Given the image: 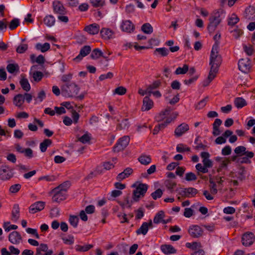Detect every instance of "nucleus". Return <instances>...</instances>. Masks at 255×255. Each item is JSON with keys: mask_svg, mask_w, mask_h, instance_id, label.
I'll return each mask as SVG.
<instances>
[{"mask_svg": "<svg viewBox=\"0 0 255 255\" xmlns=\"http://www.w3.org/2000/svg\"><path fill=\"white\" fill-rule=\"evenodd\" d=\"M79 90V87L75 83H66L61 87L62 94L66 97H75Z\"/></svg>", "mask_w": 255, "mask_h": 255, "instance_id": "obj_1", "label": "nucleus"}, {"mask_svg": "<svg viewBox=\"0 0 255 255\" xmlns=\"http://www.w3.org/2000/svg\"><path fill=\"white\" fill-rule=\"evenodd\" d=\"M222 10H218L214 11L209 18V23L207 29L210 34L213 33L216 29L218 25L221 22Z\"/></svg>", "mask_w": 255, "mask_h": 255, "instance_id": "obj_2", "label": "nucleus"}, {"mask_svg": "<svg viewBox=\"0 0 255 255\" xmlns=\"http://www.w3.org/2000/svg\"><path fill=\"white\" fill-rule=\"evenodd\" d=\"M148 189V185L146 184L139 183L133 191L132 199L134 202H137L139 199L143 197Z\"/></svg>", "mask_w": 255, "mask_h": 255, "instance_id": "obj_3", "label": "nucleus"}, {"mask_svg": "<svg viewBox=\"0 0 255 255\" xmlns=\"http://www.w3.org/2000/svg\"><path fill=\"white\" fill-rule=\"evenodd\" d=\"M222 63V58L220 57V61H217V59L213 60V62L211 63V59L210 58L209 64L211 66L210 71L208 77V83H210L216 77L218 72L219 67Z\"/></svg>", "mask_w": 255, "mask_h": 255, "instance_id": "obj_4", "label": "nucleus"}, {"mask_svg": "<svg viewBox=\"0 0 255 255\" xmlns=\"http://www.w3.org/2000/svg\"><path fill=\"white\" fill-rule=\"evenodd\" d=\"M129 140V137L127 135L120 138L116 144L113 147V151L115 152H118L124 150L128 145Z\"/></svg>", "mask_w": 255, "mask_h": 255, "instance_id": "obj_5", "label": "nucleus"}, {"mask_svg": "<svg viewBox=\"0 0 255 255\" xmlns=\"http://www.w3.org/2000/svg\"><path fill=\"white\" fill-rule=\"evenodd\" d=\"M198 193L197 189L193 187H188L181 189L178 191V195L184 198H191L196 196Z\"/></svg>", "mask_w": 255, "mask_h": 255, "instance_id": "obj_6", "label": "nucleus"}, {"mask_svg": "<svg viewBox=\"0 0 255 255\" xmlns=\"http://www.w3.org/2000/svg\"><path fill=\"white\" fill-rule=\"evenodd\" d=\"M13 177V173L10 167L6 165H2L0 168V179L7 180Z\"/></svg>", "mask_w": 255, "mask_h": 255, "instance_id": "obj_7", "label": "nucleus"}, {"mask_svg": "<svg viewBox=\"0 0 255 255\" xmlns=\"http://www.w3.org/2000/svg\"><path fill=\"white\" fill-rule=\"evenodd\" d=\"M238 67L239 70L244 73L249 72L252 68L250 59L249 58L240 59L238 62Z\"/></svg>", "mask_w": 255, "mask_h": 255, "instance_id": "obj_8", "label": "nucleus"}, {"mask_svg": "<svg viewBox=\"0 0 255 255\" xmlns=\"http://www.w3.org/2000/svg\"><path fill=\"white\" fill-rule=\"evenodd\" d=\"M188 233L192 238H198L202 236L203 231L198 225H192L189 227Z\"/></svg>", "mask_w": 255, "mask_h": 255, "instance_id": "obj_9", "label": "nucleus"}, {"mask_svg": "<svg viewBox=\"0 0 255 255\" xmlns=\"http://www.w3.org/2000/svg\"><path fill=\"white\" fill-rule=\"evenodd\" d=\"M255 240V236L252 232H248L245 233L242 237V244L245 246H251Z\"/></svg>", "mask_w": 255, "mask_h": 255, "instance_id": "obj_10", "label": "nucleus"}, {"mask_svg": "<svg viewBox=\"0 0 255 255\" xmlns=\"http://www.w3.org/2000/svg\"><path fill=\"white\" fill-rule=\"evenodd\" d=\"M52 192L53 193L52 199L54 202L59 203L66 198V193L61 192L59 190H55V188H54L52 190Z\"/></svg>", "mask_w": 255, "mask_h": 255, "instance_id": "obj_11", "label": "nucleus"}, {"mask_svg": "<svg viewBox=\"0 0 255 255\" xmlns=\"http://www.w3.org/2000/svg\"><path fill=\"white\" fill-rule=\"evenodd\" d=\"M189 129V127L188 124L185 123H182L175 129L174 135L176 137H180Z\"/></svg>", "mask_w": 255, "mask_h": 255, "instance_id": "obj_12", "label": "nucleus"}, {"mask_svg": "<svg viewBox=\"0 0 255 255\" xmlns=\"http://www.w3.org/2000/svg\"><path fill=\"white\" fill-rule=\"evenodd\" d=\"M91 51V47L89 45H85L83 46L80 50L79 54L73 60L76 62H79L83 57L88 55Z\"/></svg>", "mask_w": 255, "mask_h": 255, "instance_id": "obj_13", "label": "nucleus"}, {"mask_svg": "<svg viewBox=\"0 0 255 255\" xmlns=\"http://www.w3.org/2000/svg\"><path fill=\"white\" fill-rule=\"evenodd\" d=\"M45 206V202L37 201L31 204L29 208V212L31 214H34L42 210Z\"/></svg>", "mask_w": 255, "mask_h": 255, "instance_id": "obj_14", "label": "nucleus"}, {"mask_svg": "<svg viewBox=\"0 0 255 255\" xmlns=\"http://www.w3.org/2000/svg\"><path fill=\"white\" fill-rule=\"evenodd\" d=\"M121 28L123 31L128 33H131L133 31L135 27L134 24L129 20H126L123 21Z\"/></svg>", "mask_w": 255, "mask_h": 255, "instance_id": "obj_15", "label": "nucleus"}, {"mask_svg": "<svg viewBox=\"0 0 255 255\" xmlns=\"http://www.w3.org/2000/svg\"><path fill=\"white\" fill-rule=\"evenodd\" d=\"M8 240L13 244H18L22 240V237L18 232L13 231L9 234Z\"/></svg>", "mask_w": 255, "mask_h": 255, "instance_id": "obj_16", "label": "nucleus"}, {"mask_svg": "<svg viewBox=\"0 0 255 255\" xmlns=\"http://www.w3.org/2000/svg\"><path fill=\"white\" fill-rule=\"evenodd\" d=\"M100 29V26L96 23L86 26L84 30L90 34L95 35L98 33Z\"/></svg>", "mask_w": 255, "mask_h": 255, "instance_id": "obj_17", "label": "nucleus"}, {"mask_svg": "<svg viewBox=\"0 0 255 255\" xmlns=\"http://www.w3.org/2000/svg\"><path fill=\"white\" fill-rule=\"evenodd\" d=\"M54 11L59 14H65L66 12L63 4L59 1L53 2Z\"/></svg>", "mask_w": 255, "mask_h": 255, "instance_id": "obj_18", "label": "nucleus"}, {"mask_svg": "<svg viewBox=\"0 0 255 255\" xmlns=\"http://www.w3.org/2000/svg\"><path fill=\"white\" fill-rule=\"evenodd\" d=\"M133 172V170L132 168L128 167L125 169L123 172L119 173L117 176V180L119 181H121L126 178H128L131 175Z\"/></svg>", "mask_w": 255, "mask_h": 255, "instance_id": "obj_19", "label": "nucleus"}, {"mask_svg": "<svg viewBox=\"0 0 255 255\" xmlns=\"http://www.w3.org/2000/svg\"><path fill=\"white\" fill-rule=\"evenodd\" d=\"M100 34L103 39L108 40L113 38L114 32L109 28H103L100 31Z\"/></svg>", "mask_w": 255, "mask_h": 255, "instance_id": "obj_20", "label": "nucleus"}, {"mask_svg": "<svg viewBox=\"0 0 255 255\" xmlns=\"http://www.w3.org/2000/svg\"><path fill=\"white\" fill-rule=\"evenodd\" d=\"M153 105V101L150 99L149 96H145L143 100V105L141 109L143 111H148Z\"/></svg>", "mask_w": 255, "mask_h": 255, "instance_id": "obj_21", "label": "nucleus"}, {"mask_svg": "<svg viewBox=\"0 0 255 255\" xmlns=\"http://www.w3.org/2000/svg\"><path fill=\"white\" fill-rule=\"evenodd\" d=\"M219 47L218 46V44L213 45L210 54L211 63L213 62V60L217 59V61H220V57H221L220 55L218 54V50Z\"/></svg>", "mask_w": 255, "mask_h": 255, "instance_id": "obj_22", "label": "nucleus"}, {"mask_svg": "<svg viewBox=\"0 0 255 255\" xmlns=\"http://www.w3.org/2000/svg\"><path fill=\"white\" fill-rule=\"evenodd\" d=\"M20 217V208L19 205L15 204L13 205L11 211V220L14 222H16Z\"/></svg>", "mask_w": 255, "mask_h": 255, "instance_id": "obj_23", "label": "nucleus"}, {"mask_svg": "<svg viewBox=\"0 0 255 255\" xmlns=\"http://www.w3.org/2000/svg\"><path fill=\"white\" fill-rule=\"evenodd\" d=\"M162 252L166 255L175 254L176 250L170 245H162L160 247Z\"/></svg>", "mask_w": 255, "mask_h": 255, "instance_id": "obj_24", "label": "nucleus"}, {"mask_svg": "<svg viewBox=\"0 0 255 255\" xmlns=\"http://www.w3.org/2000/svg\"><path fill=\"white\" fill-rule=\"evenodd\" d=\"M171 111L172 109L170 107L166 108L164 111H162L155 116V120L158 122L163 121L165 118L166 116L169 114Z\"/></svg>", "mask_w": 255, "mask_h": 255, "instance_id": "obj_25", "label": "nucleus"}, {"mask_svg": "<svg viewBox=\"0 0 255 255\" xmlns=\"http://www.w3.org/2000/svg\"><path fill=\"white\" fill-rule=\"evenodd\" d=\"M22 78L20 80V84L22 89L26 92H28L30 90V85L27 79L25 78L23 75H21Z\"/></svg>", "mask_w": 255, "mask_h": 255, "instance_id": "obj_26", "label": "nucleus"}, {"mask_svg": "<svg viewBox=\"0 0 255 255\" xmlns=\"http://www.w3.org/2000/svg\"><path fill=\"white\" fill-rule=\"evenodd\" d=\"M13 102L15 106L19 108L24 102V97L22 94H17L14 97Z\"/></svg>", "mask_w": 255, "mask_h": 255, "instance_id": "obj_27", "label": "nucleus"}, {"mask_svg": "<svg viewBox=\"0 0 255 255\" xmlns=\"http://www.w3.org/2000/svg\"><path fill=\"white\" fill-rule=\"evenodd\" d=\"M234 104L238 109H241L247 105L246 100L242 97H238L235 99Z\"/></svg>", "mask_w": 255, "mask_h": 255, "instance_id": "obj_28", "label": "nucleus"}, {"mask_svg": "<svg viewBox=\"0 0 255 255\" xmlns=\"http://www.w3.org/2000/svg\"><path fill=\"white\" fill-rule=\"evenodd\" d=\"M140 163L143 165H148L151 162V158L150 155L145 154L141 155L138 158Z\"/></svg>", "mask_w": 255, "mask_h": 255, "instance_id": "obj_29", "label": "nucleus"}, {"mask_svg": "<svg viewBox=\"0 0 255 255\" xmlns=\"http://www.w3.org/2000/svg\"><path fill=\"white\" fill-rule=\"evenodd\" d=\"M70 182L69 181H67L61 184L58 187L55 188V190H59L61 192L66 193V192L68 189L70 187Z\"/></svg>", "mask_w": 255, "mask_h": 255, "instance_id": "obj_30", "label": "nucleus"}, {"mask_svg": "<svg viewBox=\"0 0 255 255\" xmlns=\"http://www.w3.org/2000/svg\"><path fill=\"white\" fill-rule=\"evenodd\" d=\"M52 140L50 139H45L40 144V149L41 152H44L46 151L48 146L52 144Z\"/></svg>", "mask_w": 255, "mask_h": 255, "instance_id": "obj_31", "label": "nucleus"}, {"mask_svg": "<svg viewBox=\"0 0 255 255\" xmlns=\"http://www.w3.org/2000/svg\"><path fill=\"white\" fill-rule=\"evenodd\" d=\"M148 224L147 222H143L140 227L136 231L137 235L142 234L145 235L148 232Z\"/></svg>", "mask_w": 255, "mask_h": 255, "instance_id": "obj_32", "label": "nucleus"}, {"mask_svg": "<svg viewBox=\"0 0 255 255\" xmlns=\"http://www.w3.org/2000/svg\"><path fill=\"white\" fill-rule=\"evenodd\" d=\"M239 21V17L236 14L233 13L228 19V24L230 26H234Z\"/></svg>", "mask_w": 255, "mask_h": 255, "instance_id": "obj_33", "label": "nucleus"}, {"mask_svg": "<svg viewBox=\"0 0 255 255\" xmlns=\"http://www.w3.org/2000/svg\"><path fill=\"white\" fill-rule=\"evenodd\" d=\"M6 70L9 73L13 74L19 71V67L16 63L8 64L6 66Z\"/></svg>", "mask_w": 255, "mask_h": 255, "instance_id": "obj_34", "label": "nucleus"}, {"mask_svg": "<svg viewBox=\"0 0 255 255\" xmlns=\"http://www.w3.org/2000/svg\"><path fill=\"white\" fill-rule=\"evenodd\" d=\"M43 21L45 24L47 26L50 27L54 24L55 20L53 16L52 15H48L45 17Z\"/></svg>", "mask_w": 255, "mask_h": 255, "instance_id": "obj_35", "label": "nucleus"}, {"mask_svg": "<svg viewBox=\"0 0 255 255\" xmlns=\"http://www.w3.org/2000/svg\"><path fill=\"white\" fill-rule=\"evenodd\" d=\"M165 217L164 212L163 211H159L153 218V222L155 224L162 223L163 218Z\"/></svg>", "mask_w": 255, "mask_h": 255, "instance_id": "obj_36", "label": "nucleus"}, {"mask_svg": "<svg viewBox=\"0 0 255 255\" xmlns=\"http://www.w3.org/2000/svg\"><path fill=\"white\" fill-rule=\"evenodd\" d=\"M157 54L160 55L161 56L164 57L166 56L169 54V51L168 50L165 48H156L155 50L154 51V54L157 55Z\"/></svg>", "mask_w": 255, "mask_h": 255, "instance_id": "obj_37", "label": "nucleus"}, {"mask_svg": "<svg viewBox=\"0 0 255 255\" xmlns=\"http://www.w3.org/2000/svg\"><path fill=\"white\" fill-rule=\"evenodd\" d=\"M90 2L95 8L102 7L106 4L105 0H90Z\"/></svg>", "mask_w": 255, "mask_h": 255, "instance_id": "obj_38", "label": "nucleus"}, {"mask_svg": "<svg viewBox=\"0 0 255 255\" xmlns=\"http://www.w3.org/2000/svg\"><path fill=\"white\" fill-rule=\"evenodd\" d=\"M50 47V44L49 43L46 42L43 44H41L40 43H37L36 45V48L37 50H40L42 52H45L48 51Z\"/></svg>", "mask_w": 255, "mask_h": 255, "instance_id": "obj_39", "label": "nucleus"}, {"mask_svg": "<svg viewBox=\"0 0 255 255\" xmlns=\"http://www.w3.org/2000/svg\"><path fill=\"white\" fill-rule=\"evenodd\" d=\"M209 182L210 183L209 187L211 193L214 195L216 194L218 192L216 182L213 181L212 178H210Z\"/></svg>", "mask_w": 255, "mask_h": 255, "instance_id": "obj_40", "label": "nucleus"}, {"mask_svg": "<svg viewBox=\"0 0 255 255\" xmlns=\"http://www.w3.org/2000/svg\"><path fill=\"white\" fill-rule=\"evenodd\" d=\"M93 247V246L92 245H87L86 246H80L79 245H77L75 246V250L77 252H85L89 251L91 249H92Z\"/></svg>", "mask_w": 255, "mask_h": 255, "instance_id": "obj_41", "label": "nucleus"}, {"mask_svg": "<svg viewBox=\"0 0 255 255\" xmlns=\"http://www.w3.org/2000/svg\"><path fill=\"white\" fill-rule=\"evenodd\" d=\"M141 30L146 34H151L153 32V28L149 23H145L141 26Z\"/></svg>", "mask_w": 255, "mask_h": 255, "instance_id": "obj_42", "label": "nucleus"}, {"mask_svg": "<svg viewBox=\"0 0 255 255\" xmlns=\"http://www.w3.org/2000/svg\"><path fill=\"white\" fill-rule=\"evenodd\" d=\"M161 84L160 80H156L154 81L151 84L149 85L146 89V92H150L151 90L156 89L159 87Z\"/></svg>", "mask_w": 255, "mask_h": 255, "instance_id": "obj_43", "label": "nucleus"}, {"mask_svg": "<svg viewBox=\"0 0 255 255\" xmlns=\"http://www.w3.org/2000/svg\"><path fill=\"white\" fill-rule=\"evenodd\" d=\"M19 24V19L17 18H14L10 21L8 27L11 30H13L17 28Z\"/></svg>", "mask_w": 255, "mask_h": 255, "instance_id": "obj_44", "label": "nucleus"}, {"mask_svg": "<svg viewBox=\"0 0 255 255\" xmlns=\"http://www.w3.org/2000/svg\"><path fill=\"white\" fill-rule=\"evenodd\" d=\"M186 248L194 250L195 251L201 247V244L196 242L193 243H186L185 244Z\"/></svg>", "mask_w": 255, "mask_h": 255, "instance_id": "obj_45", "label": "nucleus"}, {"mask_svg": "<svg viewBox=\"0 0 255 255\" xmlns=\"http://www.w3.org/2000/svg\"><path fill=\"white\" fill-rule=\"evenodd\" d=\"M188 70V65L187 64H184L183 67H178L175 71V74L176 75L184 74L187 72Z\"/></svg>", "mask_w": 255, "mask_h": 255, "instance_id": "obj_46", "label": "nucleus"}, {"mask_svg": "<svg viewBox=\"0 0 255 255\" xmlns=\"http://www.w3.org/2000/svg\"><path fill=\"white\" fill-rule=\"evenodd\" d=\"M102 51L99 48H95L93 51L90 55L93 59H97L100 57H101L103 54Z\"/></svg>", "mask_w": 255, "mask_h": 255, "instance_id": "obj_47", "label": "nucleus"}, {"mask_svg": "<svg viewBox=\"0 0 255 255\" xmlns=\"http://www.w3.org/2000/svg\"><path fill=\"white\" fill-rule=\"evenodd\" d=\"M195 168L198 171V175H200V173H207L208 172V169L201 163H198L196 165Z\"/></svg>", "mask_w": 255, "mask_h": 255, "instance_id": "obj_48", "label": "nucleus"}, {"mask_svg": "<svg viewBox=\"0 0 255 255\" xmlns=\"http://www.w3.org/2000/svg\"><path fill=\"white\" fill-rule=\"evenodd\" d=\"M243 49L246 53L249 56H251L254 53V47L251 44L248 45H243Z\"/></svg>", "mask_w": 255, "mask_h": 255, "instance_id": "obj_49", "label": "nucleus"}, {"mask_svg": "<svg viewBox=\"0 0 255 255\" xmlns=\"http://www.w3.org/2000/svg\"><path fill=\"white\" fill-rule=\"evenodd\" d=\"M246 148L244 146H239L235 148V153L238 156H241L244 155Z\"/></svg>", "mask_w": 255, "mask_h": 255, "instance_id": "obj_50", "label": "nucleus"}, {"mask_svg": "<svg viewBox=\"0 0 255 255\" xmlns=\"http://www.w3.org/2000/svg\"><path fill=\"white\" fill-rule=\"evenodd\" d=\"M43 77V74L40 71H35L32 73V77L36 82H39Z\"/></svg>", "mask_w": 255, "mask_h": 255, "instance_id": "obj_51", "label": "nucleus"}, {"mask_svg": "<svg viewBox=\"0 0 255 255\" xmlns=\"http://www.w3.org/2000/svg\"><path fill=\"white\" fill-rule=\"evenodd\" d=\"M197 179L195 174L192 172L186 173L185 174V179L187 181H195Z\"/></svg>", "mask_w": 255, "mask_h": 255, "instance_id": "obj_52", "label": "nucleus"}, {"mask_svg": "<svg viewBox=\"0 0 255 255\" xmlns=\"http://www.w3.org/2000/svg\"><path fill=\"white\" fill-rule=\"evenodd\" d=\"M230 32L233 33V35L236 39L238 38L243 34V30L239 28L238 27L234 30H230Z\"/></svg>", "mask_w": 255, "mask_h": 255, "instance_id": "obj_53", "label": "nucleus"}, {"mask_svg": "<svg viewBox=\"0 0 255 255\" xmlns=\"http://www.w3.org/2000/svg\"><path fill=\"white\" fill-rule=\"evenodd\" d=\"M62 240L63 243L66 245H71L74 242V238L73 236L71 235H69L67 237H63L62 238Z\"/></svg>", "mask_w": 255, "mask_h": 255, "instance_id": "obj_54", "label": "nucleus"}, {"mask_svg": "<svg viewBox=\"0 0 255 255\" xmlns=\"http://www.w3.org/2000/svg\"><path fill=\"white\" fill-rule=\"evenodd\" d=\"M176 151L178 152H183L185 151H190V148L186 146H185L183 144H178L176 146Z\"/></svg>", "mask_w": 255, "mask_h": 255, "instance_id": "obj_55", "label": "nucleus"}, {"mask_svg": "<svg viewBox=\"0 0 255 255\" xmlns=\"http://www.w3.org/2000/svg\"><path fill=\"white\" fill-rule=\"evenodd\" d=\"M129 124L128 122V120L125 119L123 120L122 121V122L118 125L117 127L119 129H122L128 128L129 127Z\"/></svg>", "mask_w": 255, "mask_h": 255, "instance_id": "obj_56", "label": "nucleus"}, {"mask_svg": "<svg viewBox=\"0 0 255 255\" xmlns=\"http://www.w3.org/2000/svg\"><path fill=\"white\" fill-rule=\"evenodd\" d=\"M91 139L90 134L88 133H85L81 137H80L78 140L83 143H86L89 142Z\"/></svg>", "mask_w": 255, "mask_h": 255, "instance_id": "obj_57", "label": "nucleus"}, {"mask_svg": "<svg viewBox=\"0 0 255 255\" xmlns=\"http://www.w3.org/2000/svg\"><path fill=\"white\" fill-rule=\"evenodd\" d=\"M21 187V185L20 184H15L9 187V191L11 193H16L20 190Z\"/></svg>", "mask_w": 255, "mask_h": 255, "instance_id": "obj_58", "label": "nucleus"}, {"mask_svg": "<svg viewBox=\"0 0 255 255\" xmlns=\"http://www.w3.org/2000/svg\"><path fill=\"white\" fill-rule=\"evenodd\" d=\"M69 222L70 224L74 228L77 227L79 219L77 216H70L69 219Z\"/></svg>", "mask_w": 255, "mask_h": 255, "instance_id": "obj_59", "label": "nucleus"}, {"mask_svg": "<svg viewBox=\"0 0 255 255\" xmlns=\"http://www.w3.org/2000/svg\"><path fill=\"white\" fill-rule=\"evenodd\" d=\"M208 100V97H206L204 99L201 100L196 106V109L198 110H200L204 108Z\"/></svg>", "mask_w": 255, "mask_h": 255, "instance_id": "obj_60", "label": "nucleus"}, {"mask_svg": "<svg viewBox=\"0 0 255 255\" xmlns=\"http://www.w3.org/2000/svg\"><path fill=\"white\" fill-rule=\"evenodd\" d=\"M162 194V191L160 189H158L152 193L151 196L154 200H156L157 198H160Z\"/></svg>", "mask_w": 255, "mask_h": 255, "instance_id": "obj_61", "label": "nucleus"}, {"mask_svg": "<svg viewBox=\"0 0 255 255\" xmlns=\"http://www.w3.org/2000/svg\"><path fill=\"white\" fill-rule=\"evenodd\" d=\"M28 48V45L26 44H21L19 45L16 49V51L18 53H24Z\"/></svg>", "mask_w": 255, "mask_h": 255, "instance_id": "obj_62", "label": "nucleus"}, {"mask_svg": "<svg viewBox=\"0 0 255 255\" xmlns=\"http://www.w3.org/2000/svg\"><path fill=\"white\" fill-rule=\"evenodd\" d=\"M126 92L127 89L125 87L120 86L115 89L114 93L119 95H123L126 94Z\"/></svg>", "mask_w": 255, "mask_h": 255, "instance_id": "obj_63", "label": "nucleus"}, {"mask_svg": "<svg viewBox=\"0 0 255 255\" xmlns=\"http://www.w3.org/2000/svg\"><path fill=\"white\" fill-rule=\"evenodd\" d=\"M26 231L28 234L34 235L37 239H39L40 237L36 229L28 228L26 229Z\"/></svg>", "mask_w": 255, "mask_h": 255, "instance_id": "obj_64", "label": "nucleus"}]
</instances>
